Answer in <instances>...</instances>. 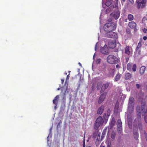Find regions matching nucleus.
I'll list each match as a JSON object with an SVG mask.
<instances>
[{
  "label": "nucleus",
  "instance_id": "obj_1",
  "mask_svg": "<svg viewBox=\"0 0 147 147\" xmlns=\"http://www.w3.org/2000/svg\"><path fill=\"white\" fill-rule=\"evenodd\" d=\"M141 108L142 116H144L145 121L147 123V110H145L146 101L142 99L141 102Z\"/></svg>",
  "mask_w": 147,
  "mask_h": 147
},
{
  "label": "nucleus",
  "instance_id": "obj_2",
  "mask_svg": "<svg viewBox=\"0 0 147 147\" xmlns=\"http://www.w3.org/2000/svg\"><path fill=\"white\" fill-rule=\"evenodd\" d=\"M116 28V24L114 22L109 23L104 25V30L106 32H110L115 30Z\"/></svg>",
  "mask_w": 147,
  "mask_h": 147
},
{
  "label": "nucleus",
  "instance_id": "obj_3",
  "mask_svg": "<svg viewBox=\"0 0 147 147\" xmlns=\"http://www.w3.org/2000/svg\"><path fill=\"white\" fill-rule=\"evenodd\" d=\"M107 60L109 63L112 64H117L120 61L118 59L113 55H109L107 57Z\"/></svg>",
  "mask_w": 147,
  "mask_h": 147
},
{
  "label": "nucleus",
  "instance_id": "obj_4",
  "mask_svg": "<svg viewBox=\"0 0 147 147\" xmlns=\"http://www.w3.org/2000/svg\"><path fill=\"white\" fill-rule=\"evenodd\" d=\"M71 82L77 83L83 82H84L83 78L81 79V76L80 74H78L71 77Z\"/></svg>",
  "mask_w": 147,
  "mask_h": 147
},
{
  "label": "nucleus",
  "instance_id": "obj_5",
  "mask_svg": "<svg viewBox=\"0 0 147 147\" xmlns=\"http://www.w3.org/2000/svg\"><path fill=\"white\" fill-rule=\"evenodd\" d=\"M68 83H61V84L59 85L60 87L57 89L58 90L61 89V92L63 91V89H65V92L63 93V99L65 100V92H66L67 88H68Z\"/></svg>",
  "mask_w": 147,
  "mask_h": 147
},
{
  "label": "nucleus",
  "instance_id": "obj_6",
  "mask_svg": "<svg viewBox=\"0 0 147 147\" xmlns=\"http://www.w3.org/2000/svg\"><path fill=\"white\" fill-rule=\"evenodd\" d=\"M146 2V0H136L137 7L138 9L144 8L145 6Z\"/></svg>",
  "mask_w": 147,
  "mask_h": 147
},
{
  "label": "nucleus",
  "instance_id": "obj_7",
  "mask_svg": "<svg viewBox=\"0 0 147 147\" xmlns=\"http://www.w3.org/2000/svg\"><path fill=\"white\" fill-rule=\"evenodd\" d=\"M106 37L109 38H117V34L112 31L108 32L105 34Z\"/></svg>",
  "mask_w": 147,
  "mask_h": 147
},
{
  "label": "nucleus",
  "instance_id": "obj_8",
  "mask_svg": "<svg viewBox=\"0 0 147 147\" xmlns=\"http://www.w3.org/2000/svg\"><path fill=\"white\" fill-rule=\"evenodd\" d=\"M120 15V12L118 9L113 12L110 14L111 17L116 20H117L119 18Z\"/></svg>",
  "mask_w": 147,
  "mask_h": 147
},
{
  "label": "nucleus",
  "instance_id": "obj_9",
  "mask_svg": "<svg viewBox=\"0 0 147 147\" xmlns=\"http://www.w3.org/2000/svg\"><path fill=\"white\" fill-rule=\"evenodd\" d=\"M137 68L136 65L134 64L132 66L130 63H128L127 65V69L129 71L132 70L134 72L136 71Z\"/></svg>",
  "mask_w": 147,
  "mask_h": 147
},
{
  "label": "nucleus",
  "instance_id": "obj_10",
  "mask_svg": "<svg viewBox=\"0 0 147 147\" xmlns=\"http://www.w3.org/2000/svg\"><path fill=\"white\" fill-rule=\"evenodd\" d=\"M117 131L118 133L120 134L121 133L122 131V123L120 119H119L117 120Z\"/></svg>",
  "mask_w": 147,
  "mask_h": 147
},
{
  "label": "nucleus",
  "instance_id": "obj_11",
  "mask_svg": "<svg viewBox=\"0 0 147 147\" xmlns=\"http://www.w3.org/2000/svg\"><path fill=\"white\" fill-rule=\"evenodd\" d=\"M143 43V41L142 38H141L140 39L139 42H138V45L136 49V51L138 52V53L140 54V48L142 45V43Z\"/></svg>",
  "mask_w": 147,
  "mask_h": 147
},
{
  "label": "nucleus",
  "instance_id": "obj_12",
  "mask_svg": "<svg viewBox=\"0 0 147 147\" xmlns=\"http://www.w3.org/2000/svg\"><path fill=\"white\" fill-rule=\"evenodd\" d=\"M100 51L101 53L104 54H107L109 53L107 45H105L104 46L100 49Z\"/></svg>",
  "mask_w": 147,
  "mask_h": 147
},
{
  "label": "nucleus",
  "instance_id": "obj_13",
  "mask_svg": "<svg viewBox=\"0 0 147 147\" xmlns=\"http://www.w3.org/2000/svg\"><path fill=\"white\" fill-rule=\"evenodd\" d=\"M69 73L66 76H65L63 78L61 79V83H64L65 81V83H68L69 81V78H70V71H69Z\"/></svg>",
  "mask_w": 147,
  "mask_h": 147
},
{
  "label": "nucleus",
  "instance_id": "obj_14",
  "mask_svg": "<svg viewBox=\"0 0 147 147\" xmlns=\"http://www.w3.org/2000/svg\"><path fill=\"white\" fill-rule=\"evenodd\" d=\"M133 134L135 139L136 140H138L139 137L138 128L133 129Z\"/></svg>",
  "mask_w": 147,
  "mask_h": 147
},
{
  "label": "nucleus",
  "instance_id": "obj_15",
  "mask_svg": "<svg viewBox=\"0 0 147 147\" xmlns=\"http://www.w3.org/2000/svg\"><path fill=\"white\" fill-rule=\"evenodd\" d=\"M105 108V106L103 105H102L98 109L97 113L98 114L101 115L103 113Z\"/></svg>",
  "mask_w": 147,
  "mask_h": 147
},
{
  "label": "nucleus",
  "instance_id": "obj_16",
  "mask_svg": "<svg viewBox=\"0 0 147 147\" xmlns=\"http://www.w3.org/2000/svg\"><path fill=\"white\" fill-rule=\"evenodd\" d=\"M116 46V42L115 41H110L109 43V47L110 48L113 49Z\"/></svg>",
  "mask_w": 147,
  "mask_h": 147
},
{
  "label": "nucleus",
  "instance_id": "obj_17",
  "mask_svg": "<svg viewBox=\"0 0 147 147\" xmlns=\"http://www.w3.org/2000/svg\"><path fill=\"white\" fill-rule=\"evenodd\" d=\"M106 95L104 94H102L100 95V97L98 100V103L99 104H101L104 100L105 98Z\"/></svg>",
  "mask_w": 147,
  "mask_h": 147
},
{
  "label": "nucleus",
  "instance_id": "obj_18",
  "mask_svg": "<svg viewBox=\"0 0 147 147\" xmlns=\"http://www.w3.org/2000/svg\"><path fill=\"white\" fill-rule=\"evenodd\" d=\"M128 25L131 28H135L136 27V24L135 22L134 21H131L129 23Z\"/></svg>",
  "mask_w": 147,
  "mask_h": 147
},
{
  "label": "nucleus",
  "instance_id": "obj_19",
  "mask_svg": "<svg viewBox=\"0 0 147 147\" xmlns=\"http://www.w3.org/2000/svg\"><path fill=\"white\" fill-rule=\"evenodd\" d=\"M104 120L101 116H99L96 119V121L100 125L101 124H103Z\"/></svg>",
  "mask_w": 147,
  "mask_h": 147
},
{
  "label": "nucleus",
  "instance_id": "obj_20",
  "mask_svg": "<svg viewBox=\"0 0 147 147\" xmlns=\"http://www.w3.org/2000/svg\"><path fill=\"white\" fill-rule=\"evenodd\" d=\"M109 85V83H105L103 84L101 88L100 92L101 93L103 92L108 87Z\"/></svg>",
  "mask_w": 147,
  "mask_h": 147
},
{
  "label": "nucleus",
  "instance_id": "obj_21",
  "mask_svg": "<svg viewBox=\"0 0 147 147\" xmlns=\"http://www.w3.org/2000/svg\"><path fill=\"white\" fill-rule=\"evenodd\" d=\"M59 98V95L56 96L54 98V99L53 100V102L55 105H57L58 101Z\"/></svg>",
  "mask_w": 147,
  "mask_h": 147
},
{
  "label": "nucleus",
  "instance_id": "obj_22",
  "mask_svg": "<svg viewBox=\"0 0 147 147\" xmlns=\"http://www.w3.org/2000/svg\"><path fill=\"white\" fill-rule=\"evenodd\" d=\"M134 105H129L128 106V110L129 112L132 113L134 110Z\"/></svg>",
  "mask_w": 147,
  "mask_h": 147
},
{
  "label": "nucleus",
  "instance_id": "obj_23",
  "mask_svg": "<svg viewBox=\"0 0 147 147\" xmlns=\"http://www.w3.org/2000/svg\"><path fill=\"white\" fill-rule=\"evenodd\" d=\"M129 105H134V100L133 97L129 98Z\"/></svg>",
  "mask_w": 147,
  "mask_h": 147
},
{
  "label": "nucleus",
  "instance_id": "obj_24",
  "mask_svg": "<svg viewBox=\"0 0 147 147\" xmlns=\"http://www.w3.org/2000/svg\"><path fill=\"white\" fill-rule=\"evenodd\" d=\"M125 53L127 55H129L130 51H129V46H126L125 49Z\"/></svg>",
  "mask_w": 147,
  "mask_h": 147
},
{
  "label": "nucleus",
  "instance_id": "obj_25",
  "mask_svg": "<svg viewBox=\"0 0 147 147\" xmlns=\"http://www.w3.org/2000/svg\"><path fill=\"white\" fill-rule=\"evenodd\" d=\"M146 70V67L145 66H142L140 68V72L142 75L145 72Z\"/></svg>",
  "mask_w": 147,
  "mask_h": 147
},
{
  "label": "nucleus",
  "instance_id": "obj_26",
  "mask_svg": "<svg viewBox=\"0 0 147 147\" xmlns=\"http://www.w3.org/2000/svg\"><path fill=\"white\" fill-rule=\"evenodd\" d=\"M112 1V0H106V2L105 4L107 7H109L111 4Z\"/></svg>",
  "mask_w": 147,
  "mask_h": 147
},
{
  "label": "nucleus",
  "instance_id": "obj_27",
  "mask_svg": "<svg viewBox=\"0 0 147 147\" xmlns=\"http://www.w3.org/2000/svg\"><path fill=\"white\" fill-rule=\"evenodd\" d=\"M100 126V125L95 121L94 125V128L95 130H97Z\"/></svg>",
  "mask_w": 147,
  "mask_h": 147
},
{
  "label": "nucleus",
  "instance_id": "obj_28",
  "mask_svg": "<svg viewBox=\"0 0 147 147\" xmlns=\"http://www.w3.org/2000/svg\"><path fill=\"white\" fill-rule=\"evenodd\" d=\"M131 76V74L129 73H127L125 75V79L126 80L130 79Z\"/></svg>",
  "mask_w": 147,
  "mask_h": 147
},
{
  "label": "nucleus",
  "instance_id": "obj_29",
  "mask_svg": "<svg viewBox=\"0 0 147 147\" xmlns=\"http://www.w3.org/2000/svg\"><path fill=\"white\" fill-rule=\"evenodd\" d=\"M134 16L131 14H129L128 15V19L129 21H131L134 20Z\"/></svg>",
  "mask_w": 147,
  "mask_h": 147
},
{
  "label": "nucleus",
  "instance_id": "obj_30",
  "mask_svg": "<svg viewBox=\"0 0 147 147\" xmlns=\"http://www.w3.org/2000/svg\"><path fill=\"white\" fill-rule=\"evenodd\" d=\"M116 134L115 132L114 131H113L112 132L111 138L113 140H114L115 138Z\"/></svg>",
  "mask_w": 147,
  "mask_h": 147
},
{
  "label": "nucleus",
  "instance_id": "obj_31",
  "mask_svg": "<svg viewBox=\"0 0 147 147\" xmlns=\"http://www.w3.org/2000/svg\"><path fill=\"white\" fill-rule=\"evenodd\" d=\"M136 114L138 121H140L141 118V112H136Z\"/></svg>",
  "mask_w": 147,
  "mask_h": 147
},
{
  "label": "nucleus",
  "instance_id": "obj_32",
  "mask_svg": "<svg viewBox=\"0 0 147 147\" xmlns=\"http://www.w3.org/2000/svg\"><path fill=\"white\" fill-rule=\"evenodd\" d=\"M120 78V75L119 73L117 74L115 77V80L116 81H117L119 80Z\"/></svg>",
  "mask_w": 147,
  "mask_h": 147
},
{
  "label": "nucleus",
  "instance_id": "obj_33",
  "mask_svg": "<svg viewBox=\"0 0 147 147\" xmlns=\"http://www.w3.org/2000/svg\"><path fill=\"white\" fill-rule=\"evenodd\" d=\"M136 112H141L140 106L139 105H137L136 107Z\"/></svg>",
  "mask_w": 147,
  "mask_h": 147
},
{
  "label": "nucleus",
  "instance_id": "obj_34",
  "mask_svg": "<svg viewBox=\"0 0 147 147\" xmlns=\"http://www.w3.org/2000/svg\"><path fill=\"white\" fill-rule=\"evenodd\" d=\"M106 131H107V129H104L103 131V132H102V136H101V138H102V137H104L105 134H106Z\"/></svg>",
  "mask_w": 147,
  "mask_h": 147
},
{
  "label": "nucleus",
  "instance_id": "obj_35",
  "mask_svg": "<svg viewBox=\"0 0 147 147\" xmlns=\"http://www.w3.org/2000/svg\"><path fill=\"white\" fill-rule=\"evenodd\" d=\"M110 112H111V110H110V109H109L107 110V115L108 116H110Z\"/></svg>",
  "mask_w": 147,
  "mask_h": 147
},
{
  "label": "nucleus",
  "instance_id": "obj_36",
  "mask_svg": "<svg viewBox=\"0 0 147 147\" xmlns=\"http://www.w3.org/2000/svg\"><path fill=\"white\" fill-rule=\"evenodd\" d=\"M101 86V83H97V89H99L100 88Z\"/></svg>",
  "mask_w": 147,
  "mask_h": 147
},
{
  "label": "nucleus",
  "instance_id": "obj_37",
  "mask_svg": "<svg viewBox=\"0 0 147 147\" xmlns=\"http://www.w3.org/2000/svg\"><path fill=\"white\" fill-rule=\"evenodd\" d=\"M101 59H97L96 60V62L97 63L99 64L100 63Z\"/></svg>",
  "mask_w": 147,
  "mask_h": 147
},
{
  "label": "nucleus",
  "instance_id": "obj_38",
  "mask_svg": "<svg viewBox=\"0 0 147 147\" xmlns=\"http://www.w3.org/2000/svg\"><path fill=\"white\" fill-rule=\"evenodd\" d=\"M113 119H112V120L111 121V126H112L111 127H112L113 126V125H114V123H113ZM113 122L114 123L115 122L114 121H113Z\"/></svg>",
  "mask_w": 147,
  "mask_h": 147
},
{
  "label": "nucleus",
  "instance_id": "obj_39",
  "mask_svg": "<svg viewBox=\"0 0 147 147\" xmlns=\"http://www.w3.org/2000/svg\"><path fill=\"white\" fill-rule=\"evenodd\" d=\"M143 31L144 33H146L147 31V29L144 28V29L143 30Z\"/></svg>",
  "mask_w": 147,
  "mask_h": 147
},
{
  "label": "nucleus",
  "instance_id": "obj_40",
  "mask_svg": "<svg viewBox=\"0 0 147 147\" xmlns=\"http://www.w3.org/2000/svg\"><path fill=\"white\" fill-rule=\"evenodd\" d=\"M108 22H111L112 21V18H109L108 20Z\"/></svg>",
  "mask_w": 147,
  "mask_h": 147
},
{
  "label": "nucleus",
  "instance_id": "obj_41",
  "mask_svg": "<svg viewBox=\"0 0 147 147\" xmlns=\"http://www.w3.org/2000/svg\"><path fill=\"white\" fill-rule=\"evenodd\" d=\"M85 140L84 139L83 140V146L84 147H85Z\"/></svg>",
  "mask_w": 147,
  "mask_h": 147
},
{
  "label": "nucleus",
  "instance_id": "obj_42",
  "mask_svg": "<svg viewBox=\"0 0 147 147\" xmlns=\"http://www.w3.org/2000/svg\"><path fill=\"white\" fill-rule=\"evenodd\" d=\"M100 147H105V146H102V144H101V145H100ZM107 147H111V145H109L108 144V146H107Z\"/></svg>",
  "mask_w": 147,
  "mask_h": 147
},
{
  "label": "nucleus",
  "instance_id": "obj_43",
  "mask_svg": "<svg viewBox=\"0 0 147 147\" xmlns=\"http://www.w3.org/2000/svg\"><path fill=\"white\" fill-rule=\"evenodd\" d=\"M61 123L62 122L61 121L60 122H59L58 124L57 127H59L60 126V125H61Z\"/></svg>",
  "mask_w": 147,
  "mask_h": 147
},
{
  "label": "nucleus",
  "instance_id": "obj_44",
  "mask_svg": "<svg viewBox=\"0 0 147 147\" xmlns=\"http://www.w3.org/2000/svg\"><path fill=\"white\" fill-rule=\"evenodd\" d=\"M116 68H117L118 69H119V68H120V66L119 65H118V64H117L116 65Z\"/></svg>",
  "mask_w": 147,
  "mask_h": 147
},
{
  "label": "nucleus",
  "instance_id": "obj_45",
  "mask_svg": "<svg viewBox=\"0 0 147 147\" xmlns=\"http://www.w3.org/2000/svg\"><path fill=\"white\" fill-rule=\"evenodd\" d=\"M143 39L144 40H146L147 39V37L146 36H144L143 37Z\"/></svg>",
  "mask_w": 147,
  "mask_h": 147
},
{
  "label": "nucleus",
  "instance_id": "obj_46",
  "mask_svg": "<svg viewBox=\"0 0 147 147\" xmlns=\"http://www.w3.org/2000/svg\"><path fill=\"white\" fill-rule=\"evenodd\" d=\"M136 86L137 88H139L140 87V85L138 84H137Z\"/></svg>",
  "mask_w": 147,
  "mask_h": 147
},
{
  "label": "nucleus",
  "instance_id": "obj_47",
  "mask_svg": "<svg viewBox=\"0 0 147 147\" xmlns=\"http://www.w3.org/2000/svg\"><path fill=\"white\" fill-rule=\"evenodd\" d=\"M129 1L131 3H133L134 2V1L133 0H129Z\"/></svg>",
  "mask_w": 147,
  "mask_h": 147
},
{
  "label": "nucleus",
  "instance_id": "obj_48",
  "mask_svg": "<svg viewBox=\"0 0 147 147\" xmlns=\"http://www.w3.org/2000/svg\"><path fill=\"white\" fill-rule=\"evenodd\" d=\"M57 105H55L54 106V109L55 110H56L57 108Z\"/></svg>",
  "mask_w": 147,
  "mask_h": 147
},
{
  "label": "nucleus",
  "instance_id": "obj_49",
  "mask_svg": "<svg viewBox=\"0 0 147 147\" xmlns=\"http://www.w3.org/2000/svg\"><path fill=\"white\" fill-rule=\"evenodd\" d=\"M124 21L125 22H127V19H125L124 20Z\"/></svg>",
  "mask_w": 147,
  "mask_h": 147
},
{
  "label": "nucleus",
  "instance_id": "obj_50",
  "mask_svg": "<svg viewBox=\"0 0 147 147\" xmlns=\"http://www.w3.org/2000/svg\"><path fill=\"white\" fill-rule=\"evenodd\" d=\"M64 74L65 75V76H67V73L66 72H65V73H64Z\"/></svg>",
  "mask_w": 147,
  "mask_h": 147
},
{
  "label": "nucleus",
  "instance_id": "obj_51",
  "mask_svg": "<svg viewBox=\"0 0 147 147\" xmlns=\"http://www.w3.org/2000/svg\"><path fill=\"white\" fill-rule=\"evenodd\" d=\"M129 58H126V62H127Z\"/></svg>",
  "mask_w": 147,
  "mask_h": 147
},
{
  "label": "nucleus",
  "instance_id": "obj_52",
  "mask_svg": "<svg viewBox=\"0 0 147 147\" xmlns=\"http://www.w3.org/2000/svg\"><path fill=\"white\" fill-rule=\"evenodd\" d=\"M78 64L80 66H81V67L82 66V64H81L80 63H79Z\"/></svg>",
  "mask_w": 147,
  "mask_h": 147
},
{
  "label": "nucleus",
  "instance_id": "obj_53",
  "mask_svg": "<svg viewBox=\"0 0 147 147\" xmlns=\"http://www.w3.org/2000/svg\"><path fill=\"white\" fill-rule=\"evenodd\" d=\"M118 51V49H116L115 51V52H117Z\"/></svg>",
  "mask_w": 147,
  "mask_h": 147
},
{
  "label": "nucleus",
  "instance_id": "obj_54",
  "mask_svg": "<svg viewBox=\"0 0 147 147\" xmlns=\"http://www.w3.org/2000/svg\"><path fill=\"white\" fill-rule=\"evenodd\" d=\"M127 33H128V34H129V33H130V31H127Z\"/></svg>",
  "mask_w": 147,
  "mask_h": 147
},
{
  "label": "nucleus",
  "instance_id": "obj_55",
  "mask_svg": "<svg viewBox=\"0 0 147 147\" xmlns=\"http://www.w3.org/2000/svg\"><path fill=\"white\" fill-rule=\"evenodd\" d=\"M144 134H145V135L147 136V134L146 132H144Z\"/></svg>",
  "mask_w": 147,
  "mask_h": 147
},
{
  "label": "nucleus",
  "instance_id": "obj_56",
  "mask_svg": "<svg viewBox=\"0 0 147 147\" xmlns=\"http://www.w3.org/2000/svg\"><path fill=\"white\" fill-rule=\"evenodd\" d=\"M122 0V1L123 2H124L125 1V0Z\"/></svg>",
  "mask_w": 147,
  "mask_h": 147
},
{
  "label": "nucleus",
  "instance_id": "obj_57",
  "mask_svg": "<svg viewBox=\"0 0 147 147\" xmlns=\"http://www.w3.org/2000/svg\"><path fill=\"white\" fill-rule=\"evenodd\" d=\"M102 5H103V0L102 1Z\"/></svg>",
  "mask_w": 147,
  "mask_h": 147
},
{
  "label": "nucleus",
  "instance_id": "obj_58",
  "mask_svg": "<svg viewBox=\"0 0 147 147\" xmlns=\"http://www.w3.org/2000/svg\"><path fill=\"white\" fill-rule=\"evenodd\" d=\"M142 95L143 96V95H144V93H142Z\"/></svg>",
  "mask_w": 147,
  "mask_h": 147
},
{
  "label": "nucleus",
  "instance_id": "obj_59",
  "mask_svg": "<svg viewBox=\"0 0 147 147\" xmlns=\"http://www.w3.org/2000/svg\"><path fill=\"white\" fill-rule=\"evenodd\" d=\"M87 147H91V146H87Z\"/></svg>",
  "mask_w": 147,
  "mask_h": 147
},
{
  "label": "nucleus",
  "instance_id": "obj_60",
  "mask_svg": "<svg viewBox=\"0 0 147 147\" xmlns=\"http://www.w3.org/2000/svg\"><path fill=\"white\" fill-rule=\"evenodd\" d=\"M124 65H123V69H124Z\"/></svg>",
  "mask_w": 147,
  "mask_h": 147
},
{
  "label": "nucleus",
  "instance_id": "obj_61",
  "mask_svg": "<svg viewBox=\"0 0 147 147\" xmlns=\"http://www.w3.org/2000/svg\"><path fill=\"white\" fill-rule=\"evenodd\" d=\"M83 147H84V146H83Z\"/></svg>",
  "mask_w": 147,
  "mask_h": 147
}]
</instances>
